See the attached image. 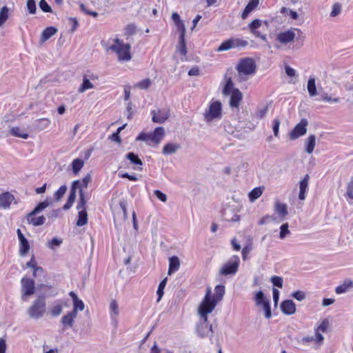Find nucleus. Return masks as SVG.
<instances>
[{
  "label": "nucleus",
  "mask_w": 353,
  "mask_h": 353,
  "mask_svg": "<svg viewBox=\"0 0 353 353\" xmlns=\"http://www.w3.org/2000/svg\"><path fill=\"white\" fill-rule=\"evenodd\" d=\"M224 294V285H216L214 295H212L210 288H208L205 297L199 307V314L203 320L208 321V314L211 313L217 303L222 300Z\"/></svg>",
  "instance_id": "obj_1"
},
{
  "label": "nucleus",
  "mask_w": 353,
  "mask_h": 353,
  "mask_svg": "<svg viewBox=\"0 0 353 353\" xmlns=\"http://www.w3.org/2000/svg\"><path fill=\"white\" fill-rule=\"evenodd\" d=\"M47 304L44 295H39L27 309L30 319L38 320L43 317L46 312Z\"/></svg>",
  "instance_id": "obj_2"
},
{
  "label": "nucleus",
  "mask_w": 353,
  "mask_h": 353,
  "mask_svg": "<svg viewBox=\"0 0 353 353\" xmlns=\"http://www.w3.org/2000/svg\"><path fill=\"white\" fill-rule=\"evenodd\" d=\"M240 81L248 80V76L252 75L256 71V64L252 58H244L240 60L236 65Z\"/></svg>",
  "instance_id": "obj_3"
},
{
  "label": "nucleus",
  "mask_w": 353,
  "mask_h": 353,
  "mask_svg": "<svg viewBox=\"0 0 353 353\" xmlns=\"http://www.w3.org/2000/svg\"><path fill=\"white\" fill-rule=\"evenodd\" d=\"M164 136V128L163 127H157L152 133H140L136 138V140L145 141L148 145L156 146L159 144Z\"/></svg>",
  "instance_id": "obj_4"
},
{
  "label": "nucleus",
  "mask_w": 353,
  "mask_h": 353,
  "mask_svg": "<svg viewBox=\"0 0 353 353\" xmlns=\"http://www.w3.org/2000/svg\"><path fill=\"white\" fill-rule=\"evenodd\" d=\"M110 49L117 54L118 60L120 62L128 61L132 59L130 53L131 45L124 43L122 40L119 39H114V43L110 47Z\"/></svg>",
  "instance_id": "obj_5"
},
{
  "label": "nucleus",
  "mask_w": 353,
  "mask_h": 353,
  "mask_svg": "<svg viewBox=\"0 0 353 353\" xmlns=\"http://www.w3.org/2000/svg\"><path fill=\"white\" fill-rule=\"evenodd\" d=\"M222 116V105L220 101H214L210 103L208 110L203 114L204 119L209 123L214 120L221 119Z\"/></svg>",
  "instance_id": "obj_6"
},
{
  "label": "nucleus",
  "mask_w": 353,
  "mask_h": 353,
  "mask_svg": "<svg viewBox=\"0 0 353 353\" xmlns=\"http://www.w3.org/2000/svg\"><path fill=\"white\" fill-rule=\"evenodd\" d=\"M240 259L237 255H233L226 263H225L219 270L221 275H234L239 269Z\"/></svg>",
  "instance_id": "obj_7"
},
{
  "label": "nucleus",
  "mask_w": 353,
  "mask_h": 353,
  "mask_svg": "<svg viewBox=\"0 0 353 353\" xmlns=\"http://www.w3.org/2000/svg\"><path fill=\"white\" fill-rule=\"evenodd\" d=\"M21 299L23 301H27L28 298L35 292V283L34 280L23 277L21 280Z\"/></svg>",
  "instance_id": "obj_8"
},
{
  "label": "nucleus",
  "mask_w": 353,
  "mask_h": 353,
  "mask_svg": "<svg viewBox=\"0 0 353 353\" xmlns=\"http://www.w3.org/2000/svg\"><path fill=\"white\" fill-rule=\"evenodd\" d=\"M295 31L301 33V31L297 28L281 32L276 35V41L283 45L292 42L296 37Z\"/></svg>",
  "instance_id": "obj_9"
},
{
  "label": "nucleus",
  "mask_w": 353,
  "mask_h": 353,
  "mask_svg": "<svg viewBox=\"0 0 353 353\" xmlns=\"http://www.w3.org/2000/svg\"><path fill=\"white\" fill-rule=\"evenodd\" d=\"M98 77L96 74L88 72L83 76V82L78 88V92L79 93H83L88 90L92 89L94 88V85L91 81H96Z\"/></svg>",
  "instance_id": "obj_10"
},
{
  "label": "nucleus",
  "mask_w": 353,
  "mask_h": 353,
  "mask_svg": "<svg viewBox=\"0 0 353 353\" xmlns=\"http://www.w3.org/2000/svg\"><path fill=\"white\" fill-rule=\"evenodd\" d=\"M308 124L306 119H302L301 121L296 125L294 129L290 134V137L292 140H294L301 136L304 135L306 133V127Z\"/></svg>",
  "instance_id": "obj_11"
},
{
  "label": "nucleus",
  "mask_w": 353,
  "mask_h": 353,
  "mask_svg": "<svg viewBox=\"0 0 353 353\" xmlns=\"http://www.w3.org/2000/svg\"><path fill=\"white\" fill-rule=\"evenodd\" d=\"M263 21L261 19H254L250 23L248 24V29L250 32L257 38L261 39L264 41H267V37L265 34H261L258 29L262 26Z\"/></svg>",
  "instance_id": "obj_12"
},
{
  "label": "nucleus",
  "mask_w": 353,
  "mask_h": 353,
  "mask_svg": "<svg viewBox=\"0 0 353 353\" xmlns=\"http://www.w3.org/2000/svg\"><path fill=\"white\" fill-rule=\"evenodd\" d=\"M151 114L152 121L157 123L165 122L170 116L169 110L165 109L152 110Z\"/></svg>",
  "instance_id": "obj_13"
},
{
  "label": "nucleus",
  "mask_w": 353,
  "mask_h": 353,
  "mask_svg": "<svg viewBox=\"0 0 353 353\" xmlns=\"http://www.w3.org/2000/svg\"><path fill=\"white\" fill-rule=\"evenodd\" d=\"M77 316V314L72 311H70L66 314L63 315L60 321L62 325V331H65L68 328H72L74 325V319Z\"/></svg>",
  "instance_id": "obj_14"
},
{
  "label": "nucleus",
  "mask_w": 353,
  "mask_h": 353,
  "mask_svg": "<svg viewBox=\"0 0 353 353\" xmlns=\"http://www.w3.org/2000/svg\"><path fill=\"white\" fill-rule=\"evenodd\" d=\"M207 322L208 321H205L203 320V323L199 324L196 327V332L201 338L210 336L212 339L213 335L212 326L211 325H208Z\"/></svg>",
  "instance_id": "obj_15"
},
{
  "label": "nucleus",
  "mask_w": 353,
  "mask_h": 353,
  "mask_svg": "<svg viewBox=\"0 0 353 353\" xmlns=\"http://www.w3.org/2000/svg\"><path fill=\"white\" fill-rule=\"evenodd\" d=\"M350 291H353V281L350 279H345L335 288V293L337 294H345Z\"/></svg>",
  "instance_id": "obj_16"
},
{
  "label": "nucleus",
  "mask_w": 353,
  "mask_h": 353,
  "mask_svg": "<svg viewBox=\"0 0 353 353\" xmlns=\"http://www.w3.org/2000/svg\"><path fill=\"white\" fill-rule=\"evenodd\" d=\"M230 105L232 108H238L240 102L242 101L243 94L239 89H233L230 92Z\"/></svg>",
  "instance_id": "obj_17"
},
{
  "label": "nucleus",
  "mask_w": 353,
  "mask_h": 353,
  "mask_svg": "<svg viewBox=\"0 0 353 353\" xmlns=\"http://www.w3.org/2000/svg\"><path fill=\"white\" fill-rule=\"evenodd\" d=\"M125 158L128 159L132 164L134 165V170L141 171L143 170V162L139 158L138 155L134 152H128Z\"/></svg>",
  "instance_id": "obj_18"
},
{
  "label": "nucleus",
  "mask_w": 353,
  "mask_h": 353,
  "mask_svg": "<svg viewBox=\"0 0 353 353\" xmlns=\"http://www.w3.org/2000/svg\"><path fill=\"white\" fill-rule=\"evenodd\" d=\"M281 310L283 313L287 315H292L296 312V305L293 301L285 300L281 303Z\"/></svg>",
  "instance_id": "obj_19"
},
{
  "label": "nucleus",
  "mask_w": 353,
  "mask_h": 353,
  "mask_svg": "<svg viewBox=\"0 0 353 353\" xmlns=\"http://www.w3.org/2000/svg\"><path fill=\"white\" fill-rule=\"evenodd\" d=\"M69 295L73 301V309L72 310V312L77 314L78 311H83L84 310L85 305L83 302L79 299L76 293L70 292Z\"/></svg>",
  "instance_id": "obj_20"
},
{
  "label": "nucleus",
  "mask_w": 353,
  "mask_h": 353,
  "mask_svg": "<svg viewBox=\"0 0 353 353\" xmlns=\"http://www.w3.org/2000/svg\"><path fill=\"white\" fill-rule=\"evenodd\" d=\"M50 124V119L47 118H42L35 120L32 125V128L36 132H39L46 129Z\"/></svg>",
  "instance_id": "obj_21"
},
{
  "label": "nucleus",
  "mask_w": 353,
  "mask_h": 353,
  "mask_svg": "<svg viewBox=\"0 0 353 353\" xmlns=\"http://www.w3.org/2000/svg\"><path fill=\"white\" fill-rule=\"evenodd\" d=\"M309 179L310 176L307 174L299 183L300 190L299 194V199L300 200H304L305 199V193L308 188Z\"/></svg>",
  "instance_id": "obj_22"
},
{
  "label": "nucleus",
  "mask_w": 353,
  "mask_h": 353,
  "mask_svg": "<svg viewBox=\"0 0 353 353\" xmlns=\"http://www.w3.org/2000/svg\"><path fill=\"white\" fill-rule=\"evenodd\" d=\"M27 221L29 224L34 226H40L45 223L46 217L44 216H36V214H31V212L27 214Z\"/></svg>",
  "instance_id": "obj_23"
},
{
  "label": "nucleus",
  "mask_w": 353,
  "mask_h": 353,
  "mask_svg": "<svg viewBox=\"0 0 353 353\" xmlns=\"http://www.w3.org/2000/svg\"><path fill=\"white\" fill-rule=\"evenodd\" d=\"M10 134L13 137L21 138L23 139H26L29 137L27 131L24 128H21L19 126L12 127L10 129Z\"/></svg>",
  "instance_id": "obj_24"
},
{
  "label": "nucleus",
  "mask_w": 353,
  "mask_h": 353,
  "mask_svg": "<svg viewBox=\"0 0 353 353\" xmlns=\"http://www.w3.org/2000/svg\"><path fill=\"white\" fill-rule=\"evenodd\" d=\"M13 196L9 192H5L0 194V208H8L13 201Z\"/></svg>",
  "instance_id": "obj_25"
},
{
  "label": "nucleus",
  "mask_w": 353,
  "mask_h": 353,
  "mask_svg": "<svg viewBox=\"0 0 353 353\" xmlns=\"http://www.w3.org/2000/svg\"><path fill=\"white\" fill-rule=\"evenodd\" d=\"M259 3V0H250L242 12L241 18L243 19H245L248 15L258 6Z\"/></svg>",
  "instance_id": "obj_26"
},
{
  "label": "nucleus",
  "mask_w": 353,
  "mask_h": 353,
  "mask_svg": "<svg viewBox=\"0 0 353 353\" xmlns=\"http://www.w3.org/2000/svg\"><path fill=\"white\" fill-rule=\"evenodd\" d=\"M57 32V29L54 27L50 26L46 28L41 33L40 38V42L44 43L51 37L54 35Z\"/></svg>",
  "instance_id": "obj_27"
},
{
  "label": "nucleus",
  "mask_w": 353,
  "mask_h": 353,
  "mask_svg": "<svg viewBox=\"0 0 353 353\" xmlns=\"http://www.w3.org/2000/svg\"><path fill=\"white\" fill-rule=\"evenodd\" d=\"M180 267V261L177 256H173L169 259L168 275L176 272Z\"/></svg>",
  "instance_id": "obj_28"
},
{
  "label": "nucleus",
  "mask_w": 353,
  "mask_h": 353,
  "mask_svg": "<svg viewBox=\"0 0 353 353\" xmlns=\"http://www.w3.org/2000/svg\"><path fill=\"white\" fill-rule=\"evenodd\" d=\"M274 210L280 218H284L288 214L287 205L285 203H282L279 201L275 203Z\"/></svg>",
  "instance_id": "obj_29"
},
{
  "label": "nucleus",
  "mask_w": 353,
  "mask_h": 353,
  "mask_svg": "<svg viewBox=\"0 0 353 353\" xmlns=\"http://www.w3.org/2000/svg\"><path fill=\"white\" fill-rule=\"evenodd\" d=\"M316 145V136L311 134L305 141V151L308 154H312Z\"/></svg>",
  "instance_id": "obj_30"
},
{
  "label": "nucleus",
  "mask_w": 353,
  "mask_h": 353,
  "mask_svg": "<svg viewBox=\"0 0 353 353\" xmlns=\"http://www.w3.org/2000/svg\"><path fill=\"white\" fill-rule=\"evenodd\" d=\"M110 313L112 321L117 322V317L119 313V305L115 300H112L110 304Z\"/></svg>",
  "instance_id": "obj_31"
},
{
  "label": "nucleus",
  "mask_w": 353,
  "mask_h": 353,
  "mask_svg": "<svg viewBox=\"0 0 353 353\" xmlns=\"http://www.w3.org/2000/svg\"><path fill=\"white\" fill-rule=\"evenodd\" d=\"M88 223V213L85 209L81 210L78 213L77 226H83Z\"/></svg>",
  "instance_id": "obj_32"
},
{
  "label": "nucleus",
  "mask_w": 353,
  "mask_h": 353,
  "mask_svg": "<svg viewBox=\"0 0 353 353\" xmlns=\"http://www.w3.org/2000/svg\"><path fill=\"white\" fill-rule=\"evenodd\" d=\"M180 148L179 144L167 143L163 148V153L165 155L175 153Z\"/></svg>",
  "instance_id": "obj_33"
},
{
  "label": "nucleus",
  "mask_w": 353,
  "mask_h": 353,
  "mask_svg": "<svg viewBox=\"0 0 353 353\" xmlns=\"http://www.w3.org/2000/svg\"><path fill=\"white\" fill-rule=\"evenodd\" d=\"M63 312V306L59 301H55L50 309V313L52 316H58Z\"/></svg>",
  "instance_id": "obj_34"
},
{
  "label": "nucleus",
  "mask_w": 353,
  "mask_h": 353,
  "mask_svg": "<svg viewBox=\"0 0 353 353\" xmlns=\"http://www.w3.org/2000/svg\"><path fill=\"white\" fill-rule=\"evenodd\" d=\"M263 187H257L254 188L248 194L250 201L253 202L259 199L263 194Z\"/></svg>",
  "instance_id": "obj_35"
},
{
  "label": "nucleus",
  "mask_w": 353,
  "mask_h": 353,
  "mask_svg": "<svg viewBox=\"0 0 353 353\" xmlns=\"http://www.w3.org/2000/svg\"><path fill=\"white\" fill-rule=\"evenodd\" d=\"M176 51L181 55L186 56L188 51L185 37H179V43L178 46H176Z\"/></svg>",
  "instance_id": "obj_36"
},
{
  "label": "nucleus",
  "mask_w": 353,
  "mask_h": 353,
  "mask_svg": "<svg viewBox=\"0 0 353 353\" xmlns=\"http://www.w3.org/2000/svg\"><path fill=\"white\" fill-rule=\"evenodd\" d=\"M307 88L310 97H314L317 94L314 77H310L307 81Z\"/></svg>",
  "instance_id": "obj_37"
},
{
  "label": "nucleus",
  "mask_w": 353,
  "mask_h": 353,
  "mask_svg": "<svg viewBox=\"0 0 353 353\" xmlns=\"http://www.w3.org/2000/svg\"><path fill=\"white\" fill-rule=\"evenodd\" d=\"M152 85V81L150 79L146 78L145 79H143L142 81L135 83L133 85L134 88H138L140 90H146L149 88Z\"/></svg>",
  "instance_id": "obj_38"
},
{
  "label": "nucleus",
  "mask_w": 353,
  "mask_h": 353,
  "mask_svg": "<svg viewBox=\"0 0 353 353\" xmlns=\"http://www.w3.org/2000/svg\"><path fill=\"white\" fill-rule=\"evenodd\" d=\"M30 250V244L27 239L19 242V254L23 256L28 254Z\"/></svg>",
  "instance_id": "obj_39"
},
{
  "label": "nucleus",
  "mask_w": 353,
  "mask_h": 353,
  "mask_svg": "<svg viewBox=\"0 0 353 353\" xmlns=\"http://www.w3.org/2000/svg\"><path fill=\"white\" fill-rule=\"evenodd\" d=\"M9 17V8L3 6L0 10V27H1Z\"/></svg>",
  "instance_id": "obj_40"
},
{
  "label": "nucleus",
  "mask_w": 353,
  "mask_h": 353,
  "mask_svg": "<svg viewBox=\"0 0 353 353\" xmlns=\"http://www.w3.org/2000/svg\"><path fill=\"white\" fill-rule=\"evenodd\" d=\"M50 205V201L48 200H45L43 202L39 203L31 212V214H37L39 212H42L45 208H46Z\"/></svg>",
  "instance_id": "obj_41"
},
{
  "label": "nucleus",
  "mask_w": 353,
  "mask_h": 353,
  "mask_svg": "<svg viewBox=\"0 0 353 353\" xmlns=\"http://www.w3.org/2000/svg\"><path fill=\"white\" fill-rule=\"evenodd\" d=\"M75 181H79V183L77 184V190H83V188H87L88 183L91 181V176L88 174L81 181L76 180Z\"/></svg>",
  "instance_id": "obj_42"
},
{
  "label": "nucleus",
  "mask_w": 353,
  "mask_h": 353,
  "mask_svg": "<svg viewBox=\"0 0 353 353\" xmlns=\"http://www.w3.org/2000/svg\"><path fill=\"white\" fill-rule=\"evenodd\" d=\"M234 48L232 39L224 41L217 48L218 52L225 51Z\"/></svg>",
  "instance_id": "obj_43"
},
{
  "label": "nucleus",
  "mask_w": 353,
  "mask_h": 353,
  "mask_svg": "<svg viewBox=\"0 0 353 353\" xmlns=\"http://www.w3.org/2000/svg\"><path fill=\"white\" fill-rule=\"evenodd\" d=\"M166 283H167V278H165L163 280H162L159 285V287H158V289H157V296H158V298H157V302H159L161 299V298L163 297V294H164V288L166 285Z\"/></svg>",
  "instance_id": "obj_44"
},
{
  "label": "nucleus",
  "mask_w": 353,
  "mask_h": 353,
  "mask_svg": "<svg viewBox=\"0 0 353 353\" xmlns=\"http://www.w3.org/2000/svg\"><path fill=\"white\" fill-rule=\"evenodd\" d=\"M254 300H255V302H256V305L259 306V305H264V303H265V301H269L268 299H266L265 296H264V294L262 291H259L256 295H255V297H254Z\"/></svg>",
  "instance_id": "obj_45"
},
{
  "label": "nucleus",
  "mask_w": 353,
  "mask_h": 353,
  "mask_svg": "<svg viewBox=\"0 0 353 353\" xmlns=\"http://www.w3.org/2000/svg\"><path fill=\"white\" fill-rule=\"evenodd\" d=\"M83 161L80 159H74L72 163V170L74 174H77L83 166Z\"/></svg>",
  "instance_id": "obj_46"
},
{
  "label": "nucleus",
  "mask_w": 353,
  "mask_h": 353,
  "mask_svg": "<svg viewBox=\"0 0 353 353\" xmlns=\"http://www.w3.org/2000/svg\"><path fill=\"white\" fill-rule=\"evenodd\" d=\"M233 86H234V84H233L232 80L230 77L226 81L225 85L223 90V94L224 95H229L230 94V92H232V90L234 89Z\"/></svg>",
  "instance_id": "obj_47"
},
{
  "label": "nucleus",
  "mask_w": 353,
  "mask_h": 353,
  "mask_svg": "<svg viewBox=\"0 0 353 353\" xmlns=\"http://www.w3.org/2000/svg\"><path fill=\"white\" fill-rule=\"evenodd\" d=\"M85 205H86V200L85 198V194L82 190H80L79 191V201L78 202V204L77 205V209L78 210H81L83 209H85Z\"/></svg>",
  "instance_id": "obj_48"
},
{
  "label": "nucleus",
  "mask_w": 353,
  "mask_h": 353,
  "mask_svg": "<svg viewBox=\"0 0 353 353\" xmlns=\"http://www.w3.org/2000/svg\"><path fill=\"white\" fill-rule=\"evenodd\" d=\"M79 181H74L72 183V187H71V189L70 191V194H69V196H68L67 201H71L72 203H74L75 199H76L77 187V184H79Z\"/></svg>",
  "instance_id": "obj_49"
},
{
  "label": "nucleus",
  "mask_w": 353,
  "mask_h": 353,
  "mask_svg": "<svg viewBox=\"0 0 353 353\" xmlns=\"http://www.w3.org/2000/svg\"><path fill=\"white\" fill-rule=\"evenodd\" d=\"M79 181H74L72 183V187H71V189L70 191V194H69V196H68L67 201H71L72 203H74L75 199H76L77 187V184H79Z\"/></svg>",
  "instance_id": "obj_50"
},
{
  "label": "nucleus",
  "mask_w": 353,
  "mask_h": 353,
  "mask_svg": "<svg viewBox=\"0 0 353 353\" xmlns=\"http://www.w3.org/2000/svg\"><path fill=\"white\" fill-rule=\"evenodd\" d=\"M289 225L288 223H283L280 227V234H279V238L281 239H284L286 236L290 234V231L288 229Z\"/></svg>",
  "instance_id": "obj_51"
},
{
  "label": "nucleus",
  "mask_w": 353,
  "mask_h": 353,
  "mask_svg": "<svg viewBox=\"0 0 353 353\" xmlns=\"http://www.w3.org/2000/svg\"><path fill=\"white\" fill-rule=\"evenodd\" d=\"M313 341H314V337L313 336H307L297 339L298 343L303 346H308Z\"/></svg>",
  "instance_id": "obj_52"
},
{
  "label": "nucleus",
  "mask_w": 353,
  "mask_h": 353,
  "mask_svg": "<svg viewBox=\"0 0 353 353\" xmlns=\"http://www.w3.org/2000/svg\"><path fill=\"white\" fill-rule=\"evenodd\" d=\"M26 6L30 14H34L37 11V6L34 0H27Z\"/></svg>",
  "instance_id": "obj_53"
},
{
  "label": "nucleus",
  "mask_w": 353,
  "mask_h": 353,
  "mask_svg": "<svg viewBox=\"0 0 353 353\" xmlns=\"http://www.w3.org/2000/svg\"><path fill=\"white\" fill-rule=\"evenodd\" d=\"M67 190L66 185H61L59 189L55 192L54 198L57 201H59L65 194Z\"/></svg>",
  "instance_id": "obj_54"
},
{
  "label": "nucleus",
  "mask_w": 353,
  "mask_h": 353,
  "mask_svg": "<svg viewBox=\"0 0 353 353\" xmlns=\"http://www.w3.org/2000/svg\"><path fill=\"white\" fill-rule=\"evenodd\" d=\"M233 46L234 48H244L248 45V42L241 39H232Z\"/></svg>",
  "instance_id": "obj_55"
},
{
  "label": "nucleus",
  "mask_w": 353,
  "mask_h": 353,
  "mask_svg": "<svg viewBox=\"0 0 353 353\" xmlns=\"http://www.w3.org/2000/svg\"><path fill=\"white\" fill-rule=\"evenodd\" d=\"M270 281L274 286L278 287L279 288H283V278L282 277L278 276H273L271 277Z\"/></svg>",
  "instance_id": "obj_56"
},
{
  "label": "nucleus",
  "mask_w": 353,
  "mask_h": 353,
  "mask_svg": "<svg viewBox=\"0 0 353 353\" xmlns=\"http://www.w3.org/2000/svg\"><path fill=\"white\" fill-rule=\"evenodd\" d=\"M39 8L44 12H52V10L46 0H41L39 3Z\"/></svg>",
  "instance_id": "obj_57"
},
{
  "label": "nucleus",
  "mask_w": 353,
  "mask_h": 353,
  "mask_svg": "<svg viewBox=\"0 0 353 353\" xmlns=\"http://www.w3.org/2000/svg\"><path fill=\"white\" fill-rule=\"evenodd\" d=\"M62 243L61 239L57 238H53L48 243V247L52 250H54L56 247H59Z\"/></svg>",
  "instance_id": "obj_58"
},
{
  "label": "nucleus",
  "mask_w": 353,
  "mask_h": 353,
  "mask_svg": "<svg viewBox=\"0 0 353 353\" xmlns=\"http://www.w3.org/2000/svg\"><path fill=\"white\" fill-rule=\"evenodd\" d=\"M268 108L267 106H265L262 108L258 109L255 113V117L258 119H263L267 114Z\"/></svg>",
  "instance_id": "obj_59"
},
{
  "label": "nucleus",
  "mask_w": 353,
  "mask_h": 353,
  "mask_svg": "<svg viewBox=\"0 0 353 353\" xmlns=\"http://www.w3.org/2000/svg\"><path fill=\"white\" fill-rule=\"evenodd\" d=\"M329 326V322L327 319H324L320 325L316 328V330L320 332H326Z\"/></svg>",
  "instance_id": "obj_60"
},
{
  "label": "nucleus",
  "mask_w": 353,
  "mask_h": 353,
  "mask_svg": "<svg viewBox=\"0 0 353 353\" xmlns=\"http://www.w3.org/2000/svg\"><path fill=\"white\" fill-rule=\"evenodd\" d=\"M341 11V4L336 3L332 6V10L330 12V16L332 17H336L340 14Z\"/></svg>",
  "instance_id": "obj_61"
},
{
  "label": "nucleus",
  "mask_w": 353,
  "mask_h": 353,
  "mask_svg": "<svg viewBox=\"0 0 353 353\" xmlns=\"http://www.w3.org/2000/svg\"><path fill=\"white\" fill-rule=\"evenodd\" d=\"M280 126V120L278 118H275L272 121V130L274 132V135L275 137H278L279 130Z\"/></svg>",
  "instance_id": "obj_62"
},
{
  "label": "nucleus",
  "mask_w": 353,
  "mask_h": 353,
  "mask_svg": "<svg viewBox=\"0 0 353 353\" xmlns=\"http://www.w3.org/2000/svg\"><path fill=\"white\" fill-rule=\"evenodd\" d=\"M346 195L348 198L353 199V177L351 178L347 183Z\"/></svg>",
  "instance_id": "obj_63"
},
{
  "label": "nucleus",
  "mask_w": 353,
  "mask_h": 353,
  "mask_svg": "<svg viewBox=\"0 0 353 353\" xmlns=\"http://www.w3.org/2000/svg\"><path fill=\"white\" fill-rule=\"evenodd\" d=\"M151 353H173L172 351L165 349V350H161L156 343L152 346L151 348Z\"/></svg>",
  "instance_id": "obj_64"
}]
</instances>
